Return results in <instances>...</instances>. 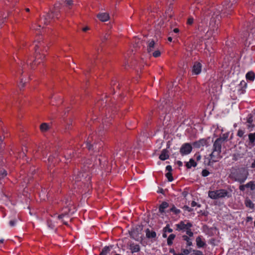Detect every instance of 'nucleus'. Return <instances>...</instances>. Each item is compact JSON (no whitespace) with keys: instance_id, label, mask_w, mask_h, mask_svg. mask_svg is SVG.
<instances>
[{"instance_id":"1","label":"nucleus","mask_w":255,"mask_h":255,"mask_svg":"<svg viewBox=\"0 0 255 255\" xmlns=\"http://www.w3.org/2000/svg\"><path fill=\"white\" fill-rule=\"evenodd\" d=\"M33 45L35 50V59L32 63L29 61H27V63L30 64L32 68H34L39 64L43 62L45 56V52L46 51L44 42L42 41H35Z\"/></svg>"},{"instance_id":"2","label":"nucleus","mask_w":255,"mask_h":255,"mask_svg":"<svg viewBox=\"0 0 255 255\" xmlns=\"http://www.w3.org/2000/svg\"><path fill=\"white\" fill-rule=\"evenodd\" d=\"M248 175L249 173L246 169L240 168L232 172L230 176L235 181L243 183L247 179Z\"/></svg>"},{"instance_id":"3","label":"nucleus","mask_w":255,"mask_h":255,"mask_svg":"<svg viewBox=\"0 0 255 255\" xmlns=\"http://www.w3.org/2000/svg\"><path fill=\"white\" fill-rule=\"evenodd\" d=\"M175 226L177 231L186 232L187 235L193 236V233L191 229L193 225L189 221H181L179 223L176 224Z\"/></svg>"},{"instance_id":"4","label":"nucleus","mask_w":255,"mask_h":255,"mask_svg":"<svg viewBox=\"0 0 255 255\" xmlns=\"http://www.w3.org/2000/svg\"><path fill=\"white\" fill-rule=\"evenodd\" d=\"M208 196L212 199H217L219 198L229 197L231 196L229 192L225 189H219L215 191H209L208 192Z\"/></svg>"},{"instance_id":"5","label":"nucleus","mask_w":255,"mask_h":255,"mask_svg":"<svg viewBox=\"0 0 255 255\" xmlns=\"http://www.w3.org/2000/svg\"><path fill=\"white\" fill-rule=\"evenodd\" d=\"M225 140V138L224 137H219L215 141L213 145V152L210 155L211 157V159L213 160V161H216V160L213 159V157L214 155V153L215 152L217 151L218 152V153L219 154L221 152V147H222V143Z\"/></svg>"},{"instance_id":"6","label":"nucleus","mask_w":255,"mask_h":255,"mask_svg":"<svg viewBox=\"0 0 255 255\" xmlns=\"http://www.w3.org/2000/svg\"><path fill=\"white\" fill-rule=\"evenodd\" d=\"M202 64L201 62L196 61L194 62L192 67L191 72L192 75H198L202 71Z\"/></svg>"},{"instance_id":"7","label":"nucleus","mask_w":255,"mask_h":255,"mask_svg":"<svg viewBox=\"0 0 255 255\" xmlns=\"http://www.w3.org/2000/svg\"><path fill=\"white\" fill-rule=\"evenodd\" d=\"M192 147L191 144L185 143L182 144L180 149V152L182 155H187L191 153Z\"/></svg>"},{"instance_id":"8","label":"nucleus","mask_w":255,"mask_h":255,"mask_svg":"<svg viewBox=\"0 0 255 255\" xmlns=\"http://www.w3.org/2000/svg\"><path fill=\"white\" fill-rule=\"evenodd\" d=\"M128 248L132 254L138 253L140 250V246L133 242H129L128 244Z\"/></svg>"},{"instance_id":"9","label":"nucleus","mask_w":255,"mask_h":255,"mask_svg":"<svg viewBox=\"0 0 255 255\" xmlns=\"http://www.w3.org/2000/svg\"><path fill=\"white\" fill-rule=\"evenodd\" d=\"M247 85V84L245 81H242L241 82L240 85H239V88L238 90V92L239 94L242 95L245 93Z\"/></svg>"},{"instance_id":"10","label":"nucleus","mask_w":255,"mask_h":255,"mask_svg":"<svg viewBox=\"0 0 255 255\" xmlns=\"http://www.w3.org/2000/svg\"><path fill=\"white\" fill-rule=\"evenodd\" d=\"M196 245L198 248H203L206 246L205 240L201 237L198 236L196 239Z\"/></svg>"},{"instance_id":"11","label":"nucleus","mask_w":255,"mask_h":255,"mask_svg":"<svg viewBox=\"0 0 255 255\" xmlns=\"http://www.w3.org/2000/svg\"><path fill=\"white\" fill-rule=\"evenodd\" d=\"M193 236H189L188 235H184L182 237V240L186 242L187 247H190L192 245V238Z\"/></svg>"},{"instance_id":"12","label":"nucleus","mask_w":255,"mask_h":255,"mask_svg":"<svg viewBox=\"0 0 255 255\" xmlns=\"http://www.w3.org/2000/svg\"><path fill=\"white\" fill-rule=\"evenodd\" d=\"M169 157V151L166 149H164L161 151L159 158L161 160H165Z\"/></svg>"},{"instance_id":"13","label":"nucleus","mask_w":255,"mask_h":255,"mask_svg":"<svg viewBox=\"0 0 255 255\" xmlns=\"http://www.w3.org/2000/svg\"><path fill=\"white\" fill-rule=\"evenodd\" d=\"M146 237L148 239L155 238L156 237V233L149 229L145 230Z\"/></svg>"},{"instance_id":"14","label":"nucleus","mask_w":255,"mask_h":255,"mask_svg":"<svg viewBox=\"0 0 255 255\" xmlns=\"http://www.w3.org/2000/svg\"><path fill=\"white\" fill-rule=\"evenodd\" d=\"M97 17L102 21H107L109 19V15L107 13H102L97 15Z\"/></svg>"},{"instance_id":"15","label":"nucleus","mask_w":255,"mask_h":255,"mask_svg":"<svg viewBox=\"0 0 255 255\" xmlns=\"http://www.w3.org/2000/svg\"><path fill=\"white\" fill-rule=\"evenodd\" d=\"M51 128V125L47 123H42L40 126V129L41 132H45L47 131Z\"/></svg>"},{"instance_id":"16","label":"nucleus","mask_w":255,"mask_h":255,"mask_svg":"<svg viewBox=\"0 0 255 255\" xmlns=\"http://www.w3.org/2000/svg\"><path fill=\"white\" fill-rule=\"evenodd\" d=\"M246 78L247 80L253 81L255 78V74L253 71L248 72L246 75Z\"/></svg>"},{"instance_id":"17","label":"nucleus","mask_w":255,"mask_h":255,"mask_svg":"<svg viewBox=\"0 0 255 255\" xmlns=\"http://www.w3.org/2000/svg\"><path fill=\"white\" fill-rule=\"evenodd\" d=\"M185 166L188 169H190L192 167H196L197 166V163L194 161V159L191 158L189 162H187L186 163Z\"/></svg>"},{"instance_id":"18","label":"nucleus","mask_w":255,"mask_h":255,"mask_svg":"<svg viewBox=\"0 0 255 255\" xmlns=\"http://www.w3.org/2000/svg\"><path fill=\"white\" fill-rule=\"evenodd\" d=\"M169 206V204L166 202H163L159 207V211L160 213H164V210L166 209Z\"/></svg>"},{"instance_id":"19","label":"nucleus","mask_w":255,"mask_h":255,"mask_svg":"<svg viewBox=\"0 0 255 255\" xmlns=\"http://www.w3.org/2000/svg\"><path fill=\"white\" fill-rule=\"evenodd\" d=\"M155 43L154 41L152 40L148 42L147 46V51L148 53L151 52L153 51L154 48Z\"/></svg>"},{"instance_id":"20","label":"nucleus","mask_w":255,"mask_h":255,"mask_svg":"<svg viewBox=\"0 0 255 255\" xmlns=\"http://www.w3.org/2000/svg\"><path fill=\"white\" fill-rule=\"evenodd\" d=\"M196 144L198 147H200L201 146H207L208 145V141L207 139H201L197 142Z\"/></svg>"},{"instance_id":"21","label":"nucleus","mask_w":255,"mask_h":255,"mask_svg":"<svg viewBox=\"0 0 255 255\" xmlns=\"http://www.w3.org/2000/svg\"><path fill=\"white\" fill-rule=\"evenodd\" d=\"M175 238V235L174 234L170 235L167 240V245L169 246L173 244V241L174 240Z\"/></svg>"},{"instance_id":"22","label":"nucleus","mask_w":255,"mask_h":255,"mask_svg":"<svg viewBox=\"0 0 255 255\" xmlns=\"http://www.w3.org/2000/svg\"><path fill=\"white\" fill-rule=\"evenodd\" d=\"M170 211L175 215H178L181 213L180 210L177 209L174 205H172L170 209Z\"/></svg>"},{"instance_id":"23","label":"nucleus","mask_w":255,"mask_h":255,"mask_svg":"<svg viewBox=\"0 0 255 255\" xmlns=\"http://www.w3.org/2000/svg\"><path fill=\"white\" fill-rule=\"evenodd\" d=\"M249 139L250 142L253 145H254V142L255 141V132L250 133L249 134Z\"/></svg>"},{"instance_id":"24","label":"nucleus","mask_w":255,"mask_h":255,"mask_svg":"<svg viewBox=\"0 0 255 255\" xmlns=\"http://www.w3.org/2000/svg\"><path fill=\"white\" fill-rule=\"evenodd\" d=\"M246 188H250L252 190L255 189V184L254 181H250L247 184H245Z\"/></svg>"},{"instance_id":"25","label":"nucleus","mask_w":255,"mask_h":255,"mask_svg":"<svg viewBox=\"0 0 255 255\" xmlns=\"http://www.w3.org/2000/svg\"><path fill=\"white\" fill-rule=\"evenodd\" d=\"M110 248L109 247H105L101 252L100 255H107L110 253Z\"/></svg>"},{"instance_id":"26","label":"nucleus","mask_w":255,"mask_h":255,"mask_svg":"<svg viewBox=\"0 0 255 255\" xmlns=\"http://www.w3.org/2000/svg\"><path fill=\"white\" fill-rule=\"evenodd\" d=\"M246 206L250 208H253L254 207V204L252 203L251 200L247 199L245 201Z\"/></svg>"},{"instance_id":"27","label":"nucleus","mask_w":255,"mask_h":255,"mask_svg":"<svg viewBox=\"0 0 255 255\" xmlns=\"http://www.w3.org/2000/svg\"><path fill=\"white\" fill-rule=\"evenodd\" d=\"M166 177L167 178L169 181H172L173 180V177L172 175L171 172H167L165 174Z\"/></svg>"},{"instance_id":"28","label":"nucleus","mask_w":255,"mask_h":255,"mask_svg":"<svg viewBox=\"0 0 255 255\" xmlns=\"http://www.w3.org/2000/svg\"><path fill=\"white\" fill-rule=\"evenodd\" d=\"M210 174V172L207 169H203L202 171L201 174L203 177H206L208 176Z\"/></svg>"},{"instance_id":"29","label":"nucleus","mask_w":255,"mask_h":255,"mask_svg":"<svg viewBox=\"0 0 255 255\" xmlns=\"http://www.w3.org/2000/svg\"><path fill=\"white\" fill-rule=\"evenodd\" d=\"M161 53L159 50H156L152 53L153 56L155 58L159 57Z\"/></svg>"},{"instance_id":"30","label":"nucleus","mask_w":255,"mask_h":255,"mask_svg":"<svg viewBox=\"0 0 255 255\" xmlns=\"http://www.w3.org/2000/svg\"><path fill=\"white\" fill-rule=\"evenodd\" d=\"M163 231L164 232H168V233H171L173 231L172 229L170 228L168 225H167L165 228H164Z\"/></svg>"},{"instance_id":"31","label":"nucleus","mask_w":255,"mask_h":255,"mask_svg":"<svg viewBox=\"0 0 255 255\" xmlns=\"http://www.w3.org/2000/svg\"><path fill=\"white\" fill-rule=\"evenodd\" d=\"M244 134V131L242 129H239L237 132V135L240 137H243Z\"/></svg>"},{"instance_id":"32","label":"nucleus","mask_w":255,"mask_h":255,"mask_svg":"<svg viewBox=\"0 0 255 255\" xmlns=\"http://www.w3.org/2000/svg\"><path fill=\"white\" fill-rule=\"evenodd\" d=\"M194 21V19L192 17L189 18L187 20V23L189 25H191L193 24Z\"/></svg>"},{"instance_id":"33","label":"nucleus","mask_w":255,"mask_h":255,"mask_svg":"<svg viewBox=\"0 0 255 255\" xmlns=\"http://www.w3.org/2000/svg\"><path fill=\"white\" fill-rule=\"evenodd\" d=\"M182 253L184 254V255H187L190 253V251L187 249L182 250Z\"/></svg>"},{"instance_id":"34","label":"nucleus","mask_w":255,"mask_h":255,"mask_svg":"<svg viewBox=\"0 0 255 255\" xmlns=\"http://www.w3.org/2000/svg\"><path fill=\"white\" fill-rule=\"evenodd\" d=\"M166 170L168 171V172H171L172 171V167L170 165H167L166 167Z\"/></svg>"},{"instance_id":"35","label":"nucleus","mask_w":255,"mask_h":255,"mask_svg":"<svg viewBox=\"0 0 255 255\" xmlns=\"http://www.w3.org/2000/svg\"><path fill=\"white\" fill-rule=\"evenodd\" d=\"M246 187V186H245V185H241L239 186V189L241 191H245Z\"/></svg>"},{"instance_id":"36","label":"nucleus","mask_w":255,"mask_h":255,"mask_svg":"<svg viewBox=\"0 0 255 255\" xmlns=\"http://www.w3.org/2000/svg\"><path fill=\"white\" fill-rule=\"evenodd\" d=\"M15 223H16V221H15V220H11L9 222V225L12 227L14 226L15 225Z\"/></svg>"},{"instance_id":"37","label":"nucleus","mask_w":255,"mask_h":255,"mask_svg":"<svg viewBox=\"0 0 255 255\" xmlns=\"http://www.w3.org/2000/svg\"><path fill=\"white\" fill-rule=\"evenodd\" d=\"M66 2L67 5H70L72 4L73 1L72 0H67Z\"/></svg>"},{"instance_id":"38","label":"nucleus","mask_w":255,"mask_h":255,"mask_svg":"<svg viewBox=\"0 0 255 255\" xmlns=\"http://www.w3.org/2000/svg\"><path fill=\"white\" fill-rule=\"evenodd\" d=\"M195 156L196 157V160L197 161L200 160L201 158L200 155H199V154H195Z\"/></svg>"},{"instance_id":"39","label":"nucleus","mask_w":255,"mask_h":255,"mask_svg":"<svg viewBox=\"0 0 255 255\" xmlns=\"http://www.w3.org/2000/svg\"><path fill=\"white\" fill-rule=\"evenodd\" d=\"M89 29H90V28L89 27L86 26L82 28V31L84 32H86L87 31H88Z\"/></svg>"},{"instance_id":"40","label":"nucleus","mask_w":255,"mask_h":255,"mask_svg":"<svg viewBox=\"0 0 255 255\" xmlns=\"http://www.w3.org/2000/svg\"><path fill=\"white\" fill-rule=\"evenodd\" d=\"M169 252L170 253H172L173 255H174V254H177V253H175V252L174 250V249H170V251H169Z\"/></svg>"},{"instance_id":"41","label":"nucleus","mask_w":255,"mask_h":255,"mask_svg":"<svg viewBox=\"0 0 255 255\" xmlns=\"http://www.w3.org/2000/svg\"><path fill=\"white\" fill-rule=\"evenodd\" d=\"M177 164L179 166H182V162L181 161H177Z\"/></svg>"},{"instance_id":"42","label":"nucleus","mask_w":255,"mask_h":255,"mask_svg":"<svg viewBox=\"0 0 255 255\" xmlns=\"http://www.w3.org/2000/svg\"><path fill=\"white\" fill-rule=\"evenodd\" d=\"M196 255H203L202 252L198 251L196 253Z\"/></svg>"},{"instance_id":"43","label":"nucleus","mask_w":255,"mask_h":255,"mask_svg":"<svg viewBox=\"0 0 255 255\" xmlns=\"http://www.w3.org/2000/svg\"><path fill=\"white\" fill-rule=\"evenodd\" d=\"M251 167L252 168H255V160L254 161V162L252 163Z\"/></svg>"},{"instance_id":"44","label":"nucleus","mask_w":255,"mask_h":255,"mask_svg":"<svg viewBox=\"0 0 255 255\" xmlns=\"http://www.w3.org/2000/svg\"><path fill=\"white\" fill-rule=\"evenodd\" d=\"M197 205V203L195 201H192L191 203V206L192 207H195Z\"/></svg>"},{"instance_id":"45","label":"nucleus","mask_w":255,"mask_h":255,"mask_svg":"<svg viewBox=\"0 0 255 255\" xmlns=\"http://www.w3.org/2000/svg\"><path fill=\"white\" fill-rule=\"evenodd\" d=\"M173 31L175 32V33H178L179 32V29L177 28H174L173 29Z\"/></svg>"},{"instance_id":"46","label":"nucleus","mask_w":255,"mask_h":255,"mask_svg":"<svg viewBox=\"0 0 255 255\" xmlns=\"http://www.w3.org/2000/svg\"><path fill=\"white\" fill-rule=\"evenodd\" d=\"M172 37H168V40L169 41L171 42V41H172Z\"/></svg>"},{"instance_id":"47","label":"nucleus","mask_w":255,"mask_h":255,"mask_svg":"<svg viewBox=\"0 0 255 255\" xmlns=\"http://www.w3.org/2000/svg\"><path fill=\"white\" fill-rule=\"evenodd\" d=\"M252 220V217H248L247 218V221H251V220Z\"/></svg>"},{"instance_id":"48","label":"nucleus","mask_w":255,"mask_h":255,"mask_svg":"<svg viewBox=\"0 0 255 255\" xmlns=\"http://www.w3.org/2000/svg\"><path fill=\"white\" fill-rule=\"evenodd\" d=\"M63 215H60L58 216V218L59 219H61L62 217H63Z\"/></svg>"},{"instance_id":"49","label":"nucleus","mask_w":255,"mask_h":255,"mask_svg":"<svg viewBox=\"0 0 255 255\" xmlns=\"http://www.w3.org/2000/svg\"><path fill=\"white\" fill-rule=\"evenodd\" d=\"M162 236H163V238H166L167 237V235H166V234L165 233H163Z\"/></svg>"},{"instance_id":"50","label":"nucleus","mask_w":255,"mask_h":255,"mask_svg":"<svg viewBox=\"0 0 255 255\" xmlns=\"http://www.w3.org/2000/svg\"><path fill=\"white\" fill-rule=\"evenodd\" d=\"M174 255H184V254L181 253H179V254H174Z\"/></svg>"},{"instance_id":"51","label":"nucleus","mask_w":255,"mask_h":255,"mask_svg":"<svg viewBox=\"0 0 255 255\" xmlns=\"http://www.w3.org/2000/svg\"><path fill=\"white\" fill-rule=\"evenodd\" d=\"M3 175L4 176H6L7 175V173H6V171H4V172L3 173Z\"/></svg>"},{"instance_id":"52","label":"nucleus","mask_w":255,"mask_h":255,"mask_svg":"<svg viewBox=\"0 0 255 255\" xmlns=\"http://www.w3.org/2000/svg\"><path fill=\"white\" fill-rule=\"evenodd\" d=\"M50 23V21H48H48H46V22H45V21H44V23H45V24H46V25H47V24H48V23Z\"/></svg>"},{"instance_id":"53","label":"nucleus","mask_w":255,"mask_h":255,"mask_svg":"<svg viewBox=\"0 0 255 255\" xmlns=\"http://www.w3.org/2000/svg\"><path fill=\"white\" fill-rule=\"evenodd\" d=\"M25 10L27 12H28L29 11V9L28 8H26Z\"/></svg>"},{"instance_id":"54","label":"nucleus","mask_w":255,"mask_h":255,"mask_svg":"<svg viewBox=\"0 0 255 255\" xmlns=\"http://www.w3.org/2000/svg\"><path fill=\"white\" fill-rule=\"evenodd\" d=\"M56 18H58V14H56Z\"/></svg>"}]
</instances>
